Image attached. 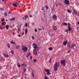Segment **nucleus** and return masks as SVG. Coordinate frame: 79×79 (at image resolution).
<instances>
[{
    "label": "nucleus",
    "instance_id": "nucleus-1",
    "mask_svg": "<svg viewBox=\"0 0 79 79\" xmlns=\"http://www.w3.org/2000/svg\"><path fill=\"white\" fill-rule=\"evenodd\" d=\"M32 45L33 47H34V48L35 49L33 50V53L35 55H37V50H39V49H38V48L37 46V44H36V43H34ZM36 49H37V50H36Z\"/></svg>",
    "mask_w": 79,
    "mask_h": 79
},
{
    "label": "nucleus",
    "instance_id": "nucleus-2",
    "mask_svg": "<svg viewBox=\"0 0 79 79\" xmlns=\"http://www.w3.org/2000/svg\"><path fill=\"white\" fill-rule=\"evenodd\" d=\"M60 63L59 62H56L54 66V71H56L58 70V67L59 66Z\"/></svg>",
    "mask_w": 79,
    "mask_h": 79
},
{
    "label": "nucleus",
    "instance_id": "nucleus-3",
    "mask_svg": "<svg viewBox=\"0 0 79 79\" xmlns=\"http://www.w3.org/2000/svg\"><path fill=\"white\" fill-rule=\"evenodd\" d=\"M76 47V44L72 43L71 46H69V48L72 49H74Z\"/></svg>",
    "mask_w": 79,
    "mask_h": 79
},
{
    "label": "nucleus",
    "instance_id": "nucleus-4",
    "mask_svg": "<svg viewBox=\"0 0 79 79\" xmlns=\"http://www.w3.org/2000/svg\"><path fill=\"white\" fill-rule=\"evenodd\" d=\"M22 50L23 51V52H27V50H28V48H27V47L24 46L23 45H22Z\"/></svg>",
    "mask_w": 79,
    "mask_h": 79
},
{
    "label": "nucleus",
    "instance_id": "nucleus-5",
    "mask_svg": "<svg viewBox=\"0 0 79 79\" xmlns=\"http://www.w3.org/2000/svg\"><path fill=\"white\" fill-rule=\"evenodd\" d=\"M66 60H61L60 62V64L63 65L64 66H65V65H66Z\"/></svg>",
    "mask_w": 79,
    "mask_h": 79
},
{
    "label": "nucleus",
    "instance_id": "nucleus-6",
    "mask_svg": "<svg viewBox=\"0 0 79 79\" xmlns=\"http://www.w3.org/2000/svg\"><path fill=\"white\" fill-rule=\"evenodd\" d=\"M44 71H46V72H47V74L48 75H50V74H51V73H50V70L48 69H44Z\"/></svg>",
    "mask_w": 79,
    "mask_h": 79
},
{
    "label": "nucleus",
    "instance_id": "nucleus-7",
    "mask_svg": "<svg viewBox=\"0 0 79 79\" xmlns=\"http://www.w3.org/2000/svg\"><path fill=\"white\" fill-rule=\"evenodd\" d=\"M68 43V40H66L65 41H64L63 42V45H67V44Z\"/></svg>",
    "mask_w": 79,
    "mask_h": 79
},
{
    "label": "nucleus",
    "instance_id": "nucleus-8",
    "mask_svg": "<svg viewBox=\"0 0 79 79\" xmlns=\"http://www.w3.org/2000/svg\"><path fill=\"white\" fill-rule=\"evenodd\" d=\"M64 3L66 4V5H68V4H69V1H68V0H65Z\"/></svg>",
    "mask_w": 79,
    "mask_h": 79
},
{
    "label": "nucleus",
    "instance_id": "nucleus-9",
    "mask_svg": "<svg viewBox=\"0 0 79 79\" xmlns=\"http://www.w3.org/2000/svg\"><path fill=\"white\" fill-rule=\"evenodd\" d=\"M15 19H16V18L15 17H13L10 18V21H15Z\"/></svg>",
    "mask_w": 79,
    "mask_h": 79
},
{
    "label": "nucleus",
    "instance_id": "nucleus-10",
    "mask_svg": "<svg viewBox=\"0 0 79 79\" xmlns=\"http://www.w3.org/2000/svg\"><path fill=\"white\" fill-rule=\"evenodd\" d=\"M52 18L53 19H57V17L56 15H53L52 16Z\"/></svg>",
    "mask_w": 79,
    "mask_h": 79
},
{
    "label": "nucleus",
    "instance_id": "nucleus-11",
    "mask_svg": "<svg viewBox=\"0 0 79 79\" xmlns=\"http://www.w3.org/2000/svg\"><path fill=\"white\" fill-rule=\"evenodd\" d=\"M73 10H74V14L75 16H76V15H78L76 11V10L74 9H73Z\"/></svg>",
    "mask_w": 79,
    "mask_h": 79
},
{
    "label": "nucleus",
    "instance_id": "nucleus-12",
    "mask_svg": "<svg viewBox=\"0 0 79 79\" xmlns=\"http://www.w3.org/2000/svg\"><path fill=\"white\" fill-rule=\"evenodd\" d=\"M52 29H53V31H56V30H57V28L56 26H53Z\"/></svg>",
    "mask_w": 79,
    "mask_h": 79
},
{
    "label": "nucleus",
    "instance_id": "nucleus-13",
    "mask_svg": "<svg viewBox=\"0 0 79 79\" xmlns=\"http://www.w3.org/2000/svg\"><path fill=\"white\" fill-rule=\"evenodd\" d=\"M4 56H5V57H6V58H8L9 57V56H8V54H5Z\"/></svg>",
    "mask_w": 79,
    "mask_h": 79
},
{
    "label": "nucleus",
    "instance_id": "nucleus-14",
    "mask_svg": "<svg viewBox=\"0 0 79 79\" xmlns=\"http://www.w3.org/2000/svg\"><path fill=\"white\" fill-rule=\"evenodd\" d=\"M10 43L12 44H16V43H15V41L13 42L12 41H10Z\"/></svg>",
    "mask_w": 79,
    "mask_h": 79
},
{
    "label": "nucleus",
    "instance_id": "nucleus-15",
    "mask_svg": "<svg viewBox=\"0 0 79 79\" xmlns=\"http://www.w3.org/2000/svg\"><path fill=\"white\" fill-rule=\"evenodd\" d=\"M13 5V6H14V7H17V6H18L17 4H16L15 3H14Z\"/></svg>",
    "mask_w": 79,
    "mask_h": 79
},
{
    "label": "nucleus",
    "instance_id": "nucleus-16",
    "mask_svg": "<svg viewBox=\"0 0 79 79\" xmlns=\"http://www.w3.org/2000/svg\"><path fill=\"white\" fill-rule=\"evenodd\" d=\"M19 47H20V46L19 45L18 46H16L15 48H16L17 49H18V48H19Z\"/></svg>",
    "mask_w": 79,
    "mask_h": 79
},
{
    "label": "nucleus",
    "instance_id": "nucleus-17",
    "mask_svg": "<svg viewBox=\"0 0 79 79\" xmlns=\"http://www.w3.org/2000/svg\"><path fill=\"white\" fill-rule=\"evenodd\" d=\"M67 12H68L69 13H71V12L69 10L67 9Z\"/></svg>",
    "mask_w": 79,
    "mask_h": 79
},
{
    "label": "nucleus",
    "instance_id": "nucleus-18",
    "mask_svg": "<svg viewBox=\"0 0 79 79\" xmlns=\"http://www.w3.org/2000/svg\"><path fill=\"white\" fill-rule=\"evenodd\" d=\"M24 18H25V19H27V18H28V16H27V15L24 17Z\"/></svg>",
    "mask_w": 79,
    "mask_h": 79
},
{
    "label": "nucleus",
    "instance_id": "nucleus-19",
    "mask_svg": "<svg viewBox=\"0 0 79 79\" xmlns=\"http://www.w3.org/2000/svg\"><path fill=\"white\" fill-rule=\"evenodd\" d=\"M63 25L64 26V25H65V26H67L68 25V24L66 23H65L64 22L63 23Z\"/></svg>",
    "mask_w": 79,
    "mask_h": 79
},
{
    "label": "nucleus",
    "instance_id": "nucleus-20",
    "mask_svg": "<svg viewBox=\"0 0 79 79\" xmlns=\"http://www.w3.org/2000/svg\"><path fill=\"white\" fill-rule=\"evenodd\" d=\"M71 30V28L70 27H68V31H70Z\"/></svg>",
    "mask_w": 79,
    "mask_h": 79
},
{
    "label": "nucleus",
    "instance_id": "nucleus-21",
    "mask_svg": "<svg viewBox=\"0 0 79 79\" xmlns=\"http://www.w3.org/2000/svg\"><path fill=\"white\" fill-rule=\"evenodd\" d=\"M48 49H49V50H53V48L50 47L48 48Z\"/></svg>",
    "mask_w": 79,
    "mask_h": 79
},
{
    "label": "nucleus",
    "instance_id": "nucleus-22",
    "mask_svg": "<svg viewBox=\"0 0 79 79\" xmlns=\"http://www.w3.org/2000/svg\"><path fill=\"white\" fill-rule=\"evenodd\" d=\"M6 29H8V28H9V26L8 25H6Z\"/></svg>",
    "mask_w": 79,
    "mask_h": 79
},
{
    "label": "nucleus",
    "instance_id": "nucleus-23",
    "mask_svg": "<svg viewBox=\"0 0 79 79\" xmlns=\"http://www.w3.org/2000/svg\"><path fill=\"white\" fill-rule=\"evenodd\" d=\"M10 53H11L12 54H14V51H13V50H12L11 51H10Z\"/></svg>",
    "mask_w": 79,
    "mask_h": 79
},
{
    "label": "nucleus",
    "instance_id": "nucleus-24",
    "mask_svg": "<svg viewBox=\"0 0 79 79\" xmlns=\"http://www.w3.org/2000/svg\"><path fill=\"white\" fill-rule=\"evenodd\" d=\"M45 10V7H43L41 8V10Z\"/></svg>",
    "mask_w": 79,
    "mask_h": 79
},
{
    "label": "nucleus",
    "instance_id": "nucleus-25",
    "mask_svg": "<svg viewBox=\"0 0 79 79\" xmlns=\"http://www.w3.org/2000/svg\"><path fill=\"white\" fill-rule=\"evenodd\" d=\"M4 15L6 16H7V13L6 12L4 13Z\"/></svg>",
    "mask_w": 79,
    "mask_h": 79
},
{
    "label": "nucleus",
    "instance_id": "nucleus-26",
    "mask_svg": "<svg viewBox=\"0 0 79 79\" xmlns=\"http://www.w3.org/2000/svg\"><path fill=\"white\" fill-rule=\"evenodd\" d=\"M52 58H51L50 60H49L48 62L49 63H51V61H52Z\"/></svg>",
    "mask_w": 79,
    "mask_h": 79
},
{
    "label": "nucleus",
    "instance_id": "nucleus-27",
    "mask_svg": "<svg viewBox=\"0 0 79 79\" xmlns=\"http://www.w3.org/2000/svg\"><path fill=\"white\" fill-rule=\"evenodd\" d=\"M7 47H8L9 48H10V46L9 44H7Z\"/></svg>",
    "mask_w": 79,
    "mask_h": 79
},
{
    "label": "nucleus",
    "instance_id": "nucleus-28",
    "mask_svg": "<svg viewBox=\"0 0 79 79\" xmlns=\"http://www.w3.org/2000/svg\"><path fill=\"white\" fill-rule=\"evenodd\" d=\"M44 79H48V78L47 77V76H44Z\"/></svg>",
    "mask_w": 79,
    "mask_h": 79
},
{
    "label": "nucleus",
    "instance_id": "nucleus-29",
    "mask_svg": "<svg viewBox=\"0 0 79 79\" xmlns=\"http://www.w3.org/2000/svg\"><path fill=\"white\" fill-rule=\"evenodd\" d=\"M27 29L25 30V33L26 34V33H27Z\"/></svg>",
    "mask_w": 79,
    "mask_h": 79
},
{
    "label": "nucleus",
    "instance_id": "nucleus-30",
    "mask_svg": "<svg viewBox=\"0 0 79 79\" xmlns=\"http://www.w3.org/2000/svg\"><path fill=\"white\" fill-rule=\"evenodd\" d=\"M0 10L1 11H3V8H0Z\"/></svg>",
    "mask_w": 79,
    "mask_h": 79
},
{
    "label": "nucleus",
    "instance_id": "nucleus-31",
    "mask_svg": "<svg viewBox=\"0 0 79 79\" xmlns=\"http://www.w3.org/2000/svg\"><path fill=\"white\" fill-rule=\"evenodd\" d=\"M67 47H69H69L71 46H70V44H67Z\"/></svg>",
    "mask_w": 79,
    "mask_h": 79
},
{
    "label": "nucleus",
    "instance_id": "nucleus-32",
    "mask_svg": "<svg viewBox=\"0 0 79 79\" xmlns=\"http://www.w3.org/2000/svg\"><path fill=\"white\" fill-rule=\"evenodd\" d=\"M31 75H32V77H34V73H32L31 74Z\"/></svg>",
    "mask_w": 79,
    "mask_h": 79
},
{
    "label": "nucleus",
    "instance_id": "nucleus-33",
    "mask_svg": "<svg viewBox=\"0 0 79 79\" xmlns=\"http://www.w3.org/2000/svg\"><path fill=\"white\" fill-rule=\"evenodd\" d=\"M45 7H46V8L47 9V10L48 9V7L47 6H45Z\"/></svg>",
    "mask_w": 79,
    "mask_h": 79
},
{
    "label": "nucleus",
    "instance_id": "nucleus-34",
    "mask_svg": "<svg viewBox=\"0 0 79 79\" xmlns=\"http://www.w3.org/2000/svg\"><path fill=\"white\" fill-rule=\"evenodd\" d=\"M2 25H5L6 24L5 23L3 22V23H2Z\"/></svg>",
    "mask_w": 79,
    "mask_h": 79
},
{
    "label": "nucleus",
    "instance_id": "nucleus-35",
    "mask_svg": "<svg viewBox=\"0 0 79 79\" xmlns=\"http://www.w3.org/2000/svg\"><path fill=\"white\" fill-rule=\"evenodd\" d=\"M15 3L17 6L19 4V3H18L17 2H16Z\"/></svg>",
    "mask_w": 79,
    "mask_h": 79
},
{
    "label": "nucleus",
    "instance_id": "nucleus-36",
    "mask_svg": "<svg viewBox=\"0 0 79 79\" xmlns=\"http://www.w3.org/2000/svg\"><path fill=\"white\" fill-rule=\"evenodd\" d=\"M68 27H70V23H68Z\"/></svg>",
    "mask_w": 79,
    "mask_h": 79
},
{
    "label": "nucleus",
    "instance_id": "nucleus-37",
    "mask_svg": "<svg viewBox=\"0 0 79 79\" xmlns=\"http://www.w3.org/2000/svg\"><path fill=\"white\" fill-rule=\"evenodd\" d=\"M35 31L36 32H37V29H35Z\"/></svg>",
    "mask_w": 79,
    "mask_h": 79
},
{
    "label": "nucleus",
    "instance_id": "nucleus-38",
    "mask_svg": "<svg viewBox=\"0 0 79 79\" xmlns=\"http://www.w3.org/2000/svg\"><path fill=\"white\" fill-rule=\"evenodd\" d=\"M33 61H34V62H35H35L37 61V60H34Z\"/></svg>",
    "mask_w": 79,
    "mask_h": 79
},
{
    "label": "nucleus",
    "instance_id": "nucleus-39",
    "mask_svg": "<svg viewBox=\"0 0 79 79\" xmlns=\"http://www.w3.org/2000/svg\"><path fill=\"white\" fill-rule=\"evenodd\" d=\"M65 32H66L68 33V29H67L65 31Z\"/></svg>",
    "mask_w": 79,
    "mask_h": 79
},
{
    "label": "nucleus",
    "instance_id": "nucleus-40",
    "mask_svg": "<svg viewBox=\"0 0 79 79\" xmlns=\"http://www.w3.org/2000/svg\"><path fill=\"white\" fill-rule=\"evenodd\" d=\"M30 55H31V53H30V52H29L28 53V54H27V55H28V56H29Z\"/></svg>",
    "mask_w": 79,
    "mask_h": 79
},
{
    "label": "nucleus",
    "instance_id": "nucleus-41",
    "mask_svg": "<svg viewBox=\"0 0 79 79\" xmlns=\"http://www.w3.org/2000/svg\"><path fill=\"white\" fill-rule=\"evenodd\" d=\"M24 72H26V69H24Z\"/></svg>",
    "mask_w": 79,
    "mask_h": 79
},
{
    "label": "nucleus",
    "instance_id": "nucleus-42",
    "mask_svg": "<svg viewBox=\"0 0 79 79\" xmlns=\"http://www.w3.org/2000/svg\"><path fill=\"white\" fill-rule=\"evenodd\" d=\"M11 13V11H10L8 12V13H9V14H10Z\"/></svg>",
    "mask_w": 79,
    "mask_h": 79
},
{
    "label": "nucleus",
    "instance_id": "nucleus-43",
    "mask_svg": "<svg viewBox=\"0 0 79 79\" xmlns=\"http://www.w3.org/2000/svg\"><path fill=\"white\" fill-rule=\"evenodd\" d=\"M25 26H26V27H27V23H25Z\"/></svg>",
    "mask_w": 79,
    "mask_h": 79
},
{
    "label": "nucleus",
    "instance_id": "nucleus-44",
    "mask_svg": "<svg viewBox=\"0 0 79 79\" xmlns=\"http://www.w3.org/2000/svg\"><path fill=\"white\" fill-rule=\"evenodd\" d=\"M25 64L23 63V64H21V65H22V66H24V65Z\"/></svg>",
    "mask_w": 79,
    "mask_h": 79
},
{
    "label": "nucleus",
    "instance_id": "nucleus-45",
    "mask_svg": "<svg viewBox=\"0 0 79 79\" xmlns=\"http://www.w3.org/2000/svg\"><path fill=\"white\" fill-rule=\"evenodd\" d=\"M4 20H5V19H2L1 21H2V22H3V21H4Z\"/></svg>",
    "mask_w": 79,
    "mask_h": 79
},
{
    "label": "nucleus",
    "instance_id": "nucleus-46",
    "mask_svg": "<svg viewBox=\"0 0 79 79\" xmlns=\"http://www.w3.org/2000/svg\"><path fill=\"white\" fill-rule=\"evenodd\" d=\"M28 56H28V55H26V57H27V58H28Z\"/></svg>",
    "mask_w": 79,
    "mask_h": 79
},
{
    "label": "nucleus",
    "instance_id": "nucleus-47",
    "mask_svg": "<svg viewBox=\"0 0 79 79\" xmlns=\"http://www.w3.org/2000/svg\"><path fill=\"white\" fill-rule=\"evenodd\" d=\"M70 52H71V51H70V50H69V51H68V53H69Z\"/></svg>",
    "mask_w": 79,
    "mask_h": 79
},
{
    "label": "nucleus",
    "instance_id": "nucleus-48",
    "mask_svg": "<svg viewBox=\"0 0 79 79\" xmlns=\"http://www.w3.org/2000/svg\"><path fill=\"white\" fill-rule=\"evenodd\" d=\"M0 29H3V27H0Z\"/></svg>",
    "mask_w": 79,
    "mask_h": 79
},
{
    "label": "nucleus",
    "instance_id": "nucleus-49",
    "mask_svg": "<svg viewBox=\"0 0 79 79\" xmlns=\"http://www.w3.org/2000/svg\"><path fill=\"white\" fill-rule=\"evenodd\" d=\"M30 18H32V15H30Z\"/></svg>",
    "mask_w": 79,
    "mask_h": 79
},
{
    "label": "nucleus",
    "instance_id": "nucleus-50",
    "mask_svg": "<svg viewBox=\"0 0 79 79\" xmlns=\"http://www.w3.org/2000/svg\"><path fill=\"white\" fill-rule=\"evenodd\" d=\"M32 39H34V37L33 36H32Z\"/></svg>",
    "mask_w": 79,
    "mask_h": 79
},
{
    "label": "nucleus",
    "instance_id": "nucleus-51",
    "mask_svg": "<svg viewBox=\"0 0 79 79\" xmlns=\"http://www.w3.org/2000/svg\"><path fill=\"white\" fill-rule=\"evenodd\" d=\"M32 56H31L30 57V59H32Z\"/></svg>",
    "mask_w": 79,
    "mask_h": 79
},
{
    "label": "nucleus",
    "instance_id": "nucleus-52",
    "mask_svg": "<svg viewBox=\"0 0 79 79\" xmlns=\"http://www.w3.org/2000/svg\"><path fill=\"white\" fill-rule=\"evenodd\" d=\"M24 32H22V35H24Z\"/></svg>",
    "mask_w": 79,
    "mask_h": 79
},
{
    "label": "nucleus",
    "instance_id": "nucleus-53",
    "mask_svg": "<svg viewBox=\"0 0 79 79\" xmlns=\"http://www.w3.org/2000/svg\"><path fill=\"white\" fill-rule=\"evenodd\" d=\"M41 20H42V21H43V18L42 17L41 18Z\"/></svg>",
    "mask_w": 79,
    "mask_h": 79
},
{
    "label": "nucleus",
    "instance_id": "nucleus-54",
    "mask_svg": "<svg viewBox=\"0 0 79 79\" xmlns=\"http://www.w3.org/2000/svg\"><path fill=\"white\" fill-rule=\"evenodd\" d=\"M20 65H18V66L19 68H20Z\"/></svg>",
    "mask_w": 79,
    "mask_h": 79
},
{
    "label": "nucleus",
    "instance_id": "nucleus-55",
    "mask_svg": "<svg viewBox=\"0 0 79 79\" xmlns=\"http://www.w3.org/2000/svg\"><path fill=\"white\" fill-rule=\"evenodd\" d=\"M18 31H19V30H20V29L18 27Z\"/></svg>",
    "mask_w": 79,
    "mask_h": 79
},
{
    "label": "nucleus",
    "instance_id": "nucleus-56",
    "mask_svg": "<svg viewBox=\"0 0 79 79\" xmlns=\"http://www.w3.org/2000/svg\"><path fill=\"white\" fill-rule=\"evenodd\" d=\"M18 36H19V37H21V36L19 35H18Z\"/></svg>",
    "mask_w": 79,
    "mask_h": 79
},
{
    "label": "nucleus",
    "instance_id": "nucleus-57",
    "mask_svg": "<svg viewBox=\"0 0 79 79\" xmlns=\"http://www.w3.org/2000/svg\"><path fill=\"white\" fill-rule=\"evenodd\" d=\"M13 35H15V32H14L12 33Z\"/></svg>",
    "mask_w": 79,
    "mask_h": 79
},
{
    "label": "nucleus",
    "instance_id": "nucleus-58",
    "mask_svg": "<svg viewBox=\"0 0 79 79\" xmlns=\"http://www.w3.org/2000/svg\"><path fill=\"white\" fill-rule=\"evenodd\" d=\"M67 44H70V42H69Z\"/></svg>",
    "mask_w": 79,
    "mask_h": 79
},
{
    "label": "nucleus",
    "instance_id": "nucleus-59",
    "mask_svg": "<svg viewBox=\"0 0 79 79\" xmlns=\"http://www.w3.org/2000/svg\"><path fill=\"white\" fill-rule=\"evenodd\" d=\"M50 77H52V76H50Z\"/></svg>",
    "mask_w": 79,
    "mask_h": 79
},
{
    "label": "nucleus",
    "instance_id": "nucleus-60",
    "mask_svg": "<svg viewBox=\"0 0 79 79\" xmlns=\"http://www.w3.org/2000/svg\"><path fill=\"white\" fill-rule=\"evenodd\" d=\"M17 64V66H18V64H19L18 63V64Z\"/></svg>",
    "mask_w": 79,
    "mask_h": 79
},
{
    "label": "nucleus",
    "instance_id": "nucleus-61",
    "mask_svg": "<svg viewBox=\"0 0 79 79\" xmlns=\"http://www.w3.org/2000/svg\"><path fill=\"white\" fill-rule=\"evenodd\" d=\"M6 21H7V22L8 21V20H7V19H6Z\"/></svg>",
    "mask_w": 79,
    "mask_h": 79
},
{
    "label": "nucleus",
    "instance_id": "nucleus-62",
    "mask_svg": "<svg viewBox=\"0 0 79 79\" xmlns=\"http://www.w3.org/2000/svg\"><path fill=\"white\" fill-rule=\"evenodd\" d=\"M56 6H58V5H57V4H56Z\"/></svg>",
    "mask_w": 79,
    "mask_h": 79
},
{
    "label": "nucleus",
    "instance_id": "nucleus-63",
    "mask_svg": "<svg viewBox=\"0 0 79 79\" xmlns=\"http://www.w3.org/2000/svg\"><path fill=\"white\" fill-rule=\"evenodd\" d=\"M2 1H3V2H4V1H5V0H2Z\"/></svg>",
    "mask_w": 79,
    "mask_h": 79
},
{
    "label": "nucleus",
    "instance_id": "nucleus-64",
    "mask_svg": "<svg viewBox=\"0 0 79 79\" xmlns=\"http://www.w3.org/2000/svg\"><path fill=\"white\" fill-rule=\"evenodd\" d=\"M79 28V27H77V28Z\"/></svg>",
    "mask_w": 79,
    "mask_h": 79
}]
</instances>
